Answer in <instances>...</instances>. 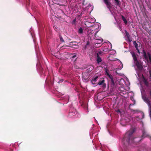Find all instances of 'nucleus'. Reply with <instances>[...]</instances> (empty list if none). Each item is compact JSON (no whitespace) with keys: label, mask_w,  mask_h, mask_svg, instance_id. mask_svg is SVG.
Listing matches in <instances>:
<instances>
[{"label":"nucleus","mask_w":151,"mask_h":151,"mask_svg":"<svg viewBox=\"0 0 151 151\" xmlns=\"http://www.w3.org/2000/svg\"><path fill=\"white\" fill-rule=\"evenodd\" d=\"M134 63L137 66L138 69L139 70H142L143 69V67L142 66V63L141 61H137L134 62Z\"/></svg>","instance_id":"4"},{"label":"nucleus","mask_w":151,"mask_h":151,"mask_svg":"<svg viewBox=\"0 0 151 151\" xmlns=\"http://www.w3.org/2000/svg\"><path fill=\"white\" fill-rule=\"evenodd\" d=\"M105 80L103 79L102 81H100L98 83V85H102V87L105 88L106 87V84L104 83Z\"/></svg>","instance_id":"7"},{"label":"nucleus","mask_w":151,"mask_h":151,"mask_svg":"<svg viewBox=\"0 0 151 151\" xmlns=\"http://www.w3.org/2000/svg\"><path fill=\"white\" fill-rule=\"evenodd\" d=\"M76 56V55H73L72 57H71L70 58L72 60H73V59L75 58Z\"/></svg>","instance_id":"19"},{"label":"nucleus","mask_w":151,"mask_h":151,"mask_svg":"<svg viewBox=\"0 0 151 151\" xmlns=\"http://www.w3.org/2000/svg\"><path fill=\"white\" fill-rule=\"evenodd\" d=\"M89 70H92V69L91 68H89Z\"/></svg>","instance_id":"31"},{"label":"nucleus","mask_w":151,"mask_h":151,"mask_svg":"<svg viewBox=\"0 0 151 151\" xmlns=\"http://www.w3.org/2000/svg\"><path fill=\"white\" fill-rule=\"evenodd\" d=\"M89 70H92V69L91 68H89Z\"/></svg>","instance_id":"30"},{"label":"nucleus","mask_w":151,"mask_h":151,"mask_svg":"<svg viewBox=\"0 0 151 151\" xmlns=\"http://www.w3.org/2000/svg\"><path fill=\"white\" fill-rule=\"evenodd\" d=\"M134 131L131 129L127 132L125 134L122 140L124 144L126 145L132 143L136 138H134L133 133Z\"/></svg>","instance_id":"1"},{"label":"nucleus","mask_w":151,"mask_h":151,"mask_svg":"<svg viewBox=\"0 0 151 151\" xmlns=\"http://www.w3.org/2000/svg\"><path fill=\"white\" fill-rule=\"evenodd\" d=\"M105 75L107 76L110 80V82L111 87L113 88H114L115 87V84L113 76L109 73L108 70L107 69H105Z\"/></svg>","instance_id":"2"},{"label":"nucleus","mask_w":151,"mask_h":151,"mask_svg":"<svg viewBox=\"0 0 151 151\" xmlns=\"http://www.w3.org/2000/svg\"><path fill=\"white\" fill-rule=\"evenodd\" d=\"M132 105V104H130L129 106H130Z\"/></svg>","instance_id":"36"},{"label":"nucleus","mask_w":151,"mask_h":151,"mask_svg":"<svg viewBox=\"0 0 151 151\" xmlns=\"http://www.w3.org/2000/svg\"><path fill=\"white\" fill-rule=\"evenodd\" d=\"M96 55V61L98 63H99L102 61V59L99 56V55L98 53H97Z\"/></svg>","instance_id":"8"},{"label":"nucleus","mask_w":151,"mask_h":151,"mask_svg":"<svg viewBox=\"0 0 151 151\" xmlns=\"http://www.w3.org/2000/svg\"><path fill=\"white\" fill-rule=\"evenodd\" d=\"M143 136H145V134H144V133H143Z\"/></svg>","instance_id":"32"},{"label":"nucleus","mask_w":151,"mask_h":151,"mask_svg":"<svg viewBox=\"0 0 151 151\" xmlns=\"http://www.w3.org/2000/svg\"><path fill=\"white\" fill-rule=\"evenodd\" d=\"M124 121V120H122L121 121V124H122V123H123Z\"/></svg>","instance_id":"25"},{"label":"nucleus","mask_w":151,"mask_h":151,"mask_svg":"<svg viewBox=\"0 0 151 151\" xmlns=\"http://www.w3.org/2000/svg\"><path fill=\"white\" fill-rule=\"evenodd\" d=\"M104 3L106 5L107 7L109 10L111 8V4L109 0H103Z\"/></svg>","instance_id":"5"},{"label":"nucleus","mask_w":151,"mask_h":151,"mask_svg":"<svg viewBox=\"0 0 151 151\" xmlns=\"http://www.w3.org/2000/svg\"><path fill=\"white\" fill-rule=\"evenodd\" d=\"M142 98L147 103L149 102V100L146 96H143L142 97Z\"/></svg>","instance_id":"15"},{"label":"nucleus","mask_w":151,"mask_h":151,"mask_svg":"<svg viewBox=\"0 0 151 151\" xmlns=\"http://www.w3.org/2000/svg\"><path fill=\"white\" fill-rule=\"evenodd\" d=\"M149 73L150 75V78L151 79V70L149 71Z\"/></svg>","instance_id":"23"},{"label":"nucleus","mask_w":151,"mask_h":151,"mask_svg":"<svg viewBox=\"0 0 151 151\" xmlns=\"http://www.w3.org/2000/svg\"><path fill=\"white\" fill-rule=\"evenodd\" d=\"M59 37H60V41H61L63 42H65V41H64V40L63 39L62 37L60 35Z\"/></svg>","instance_id":"17"},{"label":"nucleus","mask_w":151,"mask_h":151,"mask_svg":"<svg viewBox=\"0 0 151 151\" xmlns=\"http://www.w3.org/2000/svg\"><path fill=\"white\" fill-rule=\"evenodd\" d=\"M83 30L81 27H80L78 30V32L79 33L81 34L83 33Z\"/></svg>","instance_id":"16"},{"label":"nucleus","mask_w":151,"mask_h":151,"mask_svg":"<svg viewBox=\"0 0 151 151\" xmlns=\"http://www.w3.org/2000/svg\"><path fill=\"white\" fill-rule=\"evenodd\" d=\"M137 52H138L139 53H140V52H139V50L138 49L137 50Z\"/></svg>","instance_id":"26"},{"label":"nucleus","mask_w":151,"mask_h":151,"mask_svg":"<svg viewBox=\"0 0 151 151\" xmlns=\"http://www.w3.org/2000/svg\"><path fill=\"white\" fill-rule=\"evenodd\" d=\"M89 77L88 73L87 72H84L82 74L83 80L85 82H87L88 81Z\"/></svg>","instance_id":"3"},{"label":"nucleus","mask_w":151,"mask_h":151,"mask_svg":"<svg viewBox=\"0 0 151 151\" xmlns=\"http://www.w3.org/2000/svg\"><path fill=\"white\" fill-rule=\"evenodd\" d=\"M137 43L135 41H134L133 44L136 50H137L138 49V47H141L142 46V45L141 43L139 42H137Z\"/></svg>","instance_id":"6"},{"label":"nucleus","mask_w":151,"mask_h":151,"mask_svg":"<svg viewBox=\"0 0 151 151\" xmlns=\"http://www.w3.org/2000/svg\"><path fill=\"white\" fill-rule=\"evenodd\" d=\"M143 53V56L145 58V59L146 60H148V57L145 51L143 49L142 50Z\"/></svg>","instance_id":"10"},{"label":"nucleus","mask_w":151,"mask_h":151,"mask_svg":"<svg viewBox=\"0 0 151 151\" xmlns=\"http://www.w3.org/2000/svg\"><path fill=\"white\" fill-rule=\"evenodd\" d=\"M76 19H74L73 20V22H72L73 24H74V23H75V22H76Z\"/></svg>","instance_id":"21"},{"label":"nucleus","mask_w":151,"mask_h":151,"mask_svg":"<svg viewBox=\"0 0 151 151\" xmlns=\"http://www.w3.org/2000/svg\"><path fill=\"white\" fill-rule=\"evenodd\" d=\"M132 110V111H137L136 110Z\"/></svg>","instance_id":"28"},{"label":"nucleus","mask_w":151,"mask_h":151,"mask_svg":"<svg viewBox=\"0 0 151 151\" xmlns=\"http://www.w3.org/2000/svg\"><path fill=\"white\" fill-rule=\"evenodd\" d=\"M144 83H145V84L146 85H147V83H148V82H147V81H145Z\"/></svg>","instance_id":"24"},{"label":"nucleus","mask_w":151,"mask_h":151,"mask_svg":"<svg viewBox=\"0 0 151 151\" xmlns=\"http://www.w3.org/2000/svg\"><path fill=\"white\" fill-rule=\"evenodd\" d=\"M131 54L133 59L134 63L138 61L135 53L134 52H132L131 53Z\"/></svg>","instance_id":"9"},{"label":"nucleus","mask_w":151,"mask_h":151,"mask_svg":"<svg viewBox=\"0 0 151 151\" xmlns=\"http://www.w3.org/2000/svg\"><path fill=\"white\" fill-rule=\"evenodd\" d=\"M114 4L115 5L117 6H119L120 5V1L118 0H114Z\"/></svg>","instance_id":"13"},{"label":"nucleus","mask_w":151,"mask_h":151,"mask_svg":"<svg viewBox=\"0 0 151 151\" xmlns=\"http://www.w3.org/2000/svg\"><path fill=\"white\" fill-rule=\"evenodd\" d=\"M89 42H87V43H86V45H88L89 44Z\"/></svg>","instance_id":"27"},{"label":"nucleus","mask_w":151,"mask_h":151,"mask_svg":"<svg viewBox=\"0 0 151 151\" xmlns=\"http://www.w3.org/2000/svg\"><path fill=\"white\" fill-rule=\"evenodd\" d=\"M53 1H54L56 2L55 3V4H57L60 5L59 3H58L56 2H58V1H60V0H53Z\"/></svg>","instance_id":"20"},{"label":"nucleus","mask_w":151,"mask_h":151,"mask_svg":"<svg viewBox=\"0 0 151 151\" xmlns=\"http://www.w3.org/2000/svg\"><path fill=\"white\" fill-rule=\"evenodd\" d=\"M150 96H151V91H150Z\"/></svg>","instance_id":"29"},{"label":"nucleus","mask_w":151,"mask_h":151,"mask_svg":"<svg viewBox=\"0 0 151 151\" xmlns=\"http://www.w3.org/2000/svg\"><path fill=\"white\" fill-rule=\"evenodd\" d=\"M122 126H124V125H123V124H122Z\"/></svg>","instance_id":"37"},{"label":"nucleus","mask_w":151,"mask_h":151,"mask_svg":"<svg viewBox=\"0 0 151 151\" xmlns=\"http://www.w3.org/2000/svg\"><path fill=\"white\" fill-rule=\"evenodd\" d=\"M98 76H96L94 78H93L91 81V83L92 84H94V82L96 81L97 79L98 78Z\"/></svg>","instance_id":"12"},{"label":"nucleus","mask_w":151,"mask_h":151,"mask_svg":"<svg viewBox=\"0 0 151 151\" xmlns=\"http://www.w3.org/2000/svg\"><path fill=\"white\" fill-rule=\"evenodd\" d=\"M147 55L148 56L150 61H151V55L149 52L147 53Z\"/></svg>","instance_id":"18"},{"label":"nucleus","mask_w":151,"mask_h":151,"mask_svg":"<svg viewBox=\"0 0 151 151\" xmlns=\"http://www.w3.org/2000/svg\"><path fill=\"white\" fill-rule=\"evenodd\" d=\"M118 111L120 112V111L119 110H118Z\"/></svg>","instance_id":"35"},{"label":"nucleus","mask_w":151,"mask_h":151,"mask_svg":"<svg viewBox=\"0 0 151 151\" xmlns=\"http://www.w3.org/2000/svg\"><path fill=\"white\" fill-rule=\"evenodd\" d=\"M121 17L122 20L124 21L125 24H127V21L126 19L125 18V17L123 15H122Z\"/></svg>","instance_id":"14"},{"label":"nucleus","mask_w":151,"mask_h":151,"mask_svg":"<svg viewBox=\"0 0 151 151\" xmlns=\"http://www.w3.org/2000/svg\"><path fill=\"white\" fill-rule=\"evenodd\" d=\"M125 32L128 40L130 41V36L129 34L126 30L125 31Z\"/></svg>","instance_id":"11"},{"label":"nucleus","mask_w":151,"mask_h":151,"mask_svg":"<svg viewBox=\"0 0 151 151\" xmlns=\"http://www.w3.org/2000/svg\"><path fill=\"white\" fill-rule=\"evenodd\" d=\"M62 82V81H59V82H60H60Z\"/></svg>","instance_id":"33"},{"label":"nucleus","mask_w":151,"mask_h":151,"mask_svg":"<svg viewBox=\"0 0 151 151\" xmlns=\"http://www.w3.org/2000/svg\"><path fill=\"white\" fill-rule=\"evenodd\" d=\"M102 53V52H101V51H100V52H99L98 53H98L99 54V55H101V54Z\"/></svg>","instance_id":"22"},{"label":"nucleus","mask_w":151,"mask_h":151,"mask_svg":"<svg viewBox=\"0 0 151 151\" xmlns=\"http://www.w3.org/2000/svg\"><path fill=\"white\" fill-rule=\"evenodd\" d=\"M134 104H135V101L134 100Z\"/></svg>","instance_id":"34"}]
</instances>
